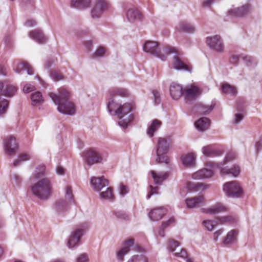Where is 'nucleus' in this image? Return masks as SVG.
I'll return each instance as SVG.
<instances>
[{
  "mask_svg": "<svg viewBox=\"0 0 262 262\" xmlns=\"http://www.w3.org/2000/svg\"><path fill=\"white\" fill-rule=\"evenodd\" d=\"M58 91L59 95L53 93L49 94L54 102L58 105V111L64 114L70 115L74 114L75 106L72 102L69 101L70 93L63 88H60Z\"/></svg>",
  "mask_w": 262,
  "mask_h": 262,
  "instance_id": "obj_1",
  "label": "nucleus"
},
{
  "mask_svg": "<svg viewBox=\"0 0 262 262\" xmlns=\"http://www.w3.org/2000/svg\"><path fill=\"white\" fill-rule=\"evenodd\" d=\"M166 56L168 55L174 54L172 66L174 69L178 71H188L191 72V67L189 64L188 60L183 57V53L176 48L167 46L163 50Z\"/></svg>",
  "mask_w": 262,
  "mask_h": 262,
  "instance_id": "obj_2",
  "label": "nucleus"
},
{
  "mask_svg": "<svg viewBox=\"0 0 262 262\" xmlns=\"http://www.w3.org/2000/svg\"><path fill=\"white\" fill-rule=\"evenodd\" d=\"M132 110V105L129 103L120 104L116 109L117 124L123 130L127 129L134 119Z\"/></svg>",
  "mask_w": 262,
  "mask_h": 262,
  "instance_id": "obj_3",
  "label": "nucleus"
},
{
  "mask_svg": "<svg viewBox=\"0 0 262 262\" xmlns=\"http://www.w3.org/2000/svg\"><path fill=\"white\" fill-rule=\"evenodd\" d=\"M32 193L39 199H47L52 193V185L50 180L43 178L31 186Z\"/></svg>",
  "mask_w": 262,
  "mask_h": 262,
  "instance_id": "obj_4",
  "label": "nucleus"
},
{
  "mask_svg": "<svg viewBox=\"0 0 262 262\" xmlns=\"http://www.w3.org/2000/svg\"><path fill=\"white\" fill-rule=\"evenodd\" d=\"M169 143L166 139L163 138H159L156 147V154L157 158L156 161L157 163H164L168 164L169 159L166 155L168 151Z\"/></svg>",
  "mask_w": 262,
  "mask_h": 262,
  "instance_id": "obj_5",
  "label": "nucleus"
},
{
  "mask_svg": "<svg viewBox=\"0 0 262 262\" xmlns=\"http://www.w3.org/2000/svg\"><path fill=\"white\" fill-rule=\"evenodd\" d=\"M206 165L208 167H212L213 169H218L221 174L231 175L234 177H236L240 173V168L238 165H233L230 168L227 166H224V164L217 163L213 161H210L207 163Z\"/></svg>",
  "mask_w": 262,
  "mask_h": 262,
  "instance_id": "obj_6",
  "label": "nucleus"
},
{
  "mask_svg": "<svg viewBox=\"0 0 262 262\" xmlns=\"http://www.w3.org/2000/svg\"><path fill=\"white\" fill-rule=\"evenodd\" d=\"M145 52L160 59L162 61L166 60V53L161 52L158 43L154 41H146L143 45Z\"/></svg>",
  "mask_w": 262,
  "mask_h": 262,
  "instance_id": "obj_7",
  "label": "nucleus"
},
{
  "mask_svg": "<svg viewBox=\"0 0 262 262\" xmlns=\"http://www.w3.org/2000/svg\"><path fill=\"white\" fill-rule=\"evenodd\" d=\"M206 42L209 48L213 51L221 53L224 50V44L222 38L219 35L207 37Z\"/></svg>",
  "mask_w": 262,
  "mask_h": 262,
  "instance_id": "obj_8",
  "label": "nucleus"
},
{
  "mask_svg": "<svg viewBox=\"0 0 262 262\" xmlns=\"http://www.w3.org/2000/svg\"><path fill=\"white\" fill-rule=\"evenodd\" d=\"M223 190L227 196L230 198H238L242 193L241 186L236 181L226 183Z\"/></svg>",
  "mask_w": 262,
  "mask_h": 262,
  "instance_id": "obj_9",
  "label": "nucleus"
},
{
  "mask_svg": "<svg viewBox=\"0 0 262 262\" xmlns=\"http://www.w3.org/2000/svg\"><path fill=\"white\" fill-rule=\"evenodd\" d=\"M4 146L5 152L10 156L15 154L18 148V144L15 137L9 136L4 140Z\"/></svg>",
  "mask_w": 262,
  "mask_h": 262,
  "instance_id": "obj_10",
  "label": "nucleus"
},
{
  "mask_svg": "<svg viewBox=\"0 0 262 262\" xmlns=\"http://www.w3.org/2000/svg\"><path fill=\"white\" fill-rule=\"evenodd\" d=\"M110 7L109 4L105 0H97L95 5L92 10L93 17H99L102 13Z\"/></svg>",
  "mask_w": 262,
  "mask_h": 262,
  "instance_id": "obj_11",
  "label": "nucleus"
},
{
  "mask_svg": "<svg viewBox=\"0 0 262 262\" xmlns=\"http://www.w3.org/2000/svg\"><path fill=\"white\" fill-rule=\"evenodd\" d=\"M85 162L89 165L98 163L101 160V157L98 152L93 149H90L83 153Z\"/></svg>",
  "mask_w": 262,
  "mask_h": 262,
  "instance_id": "obj_12",
  "label": "nucleus"
},
{
  "mask_svg": "<svg viewBox=\"0 0 262 262\" xmlns=\"http://www.w3.org/2000/svg\"><path fill=\"white\" fill-rule=\"evenodd\" d=\"M207 163V162L205 163V165L207 167L206 165ZM208 167L210 169L204 168L193 173L192 175V178L194 180H202L211 178L213 175L214 172L217 169H213L212 167L208 166Z\"/></svg>",
  "mask_w": 262,
  "mask_h": 262,
  "instance_id": "obj_13",
  "label": "nucleus"
},
{
  "mask_svg": "<svg viewBox=\"0 0 262 262\" xmlns=\"http://www.w3.org/2000/svg\"><path fill=\"white\" fill-rule=\"evenodd\" d=\"M228 210V207L222 203H216L208 208L202 209L203 212L210 215H215Z\"/></svg>",
  "mask_w": 262,
  "mask_h": 262,
  "instance_id": "obj_14",
  "label": "nucleus"
},
{
  "mask_svg": "<svg viewBox=\"0 0 262 262\" xmlns=\"http://www.w3.org/2000/svg\"><path fill=\"white\" fill-rule=\"evenodd\" d=\"M125 15L127 20L131 23L140 21L142 19L140 11L134 7L129 8L127 10Z\"/></svg>",
  "mask_w": 262,
  "mask_h": 262,
  "instance_id": "obj_15",
  "label": "nucleus"
},
{
  "mask_svg": "<svg viewBox=\"0 0 262 262\" xmlns=\"http://www.w3.org/2000/svg\"><path fill=\"white\" fill-rule=\"evenodd\" d=\"M134 244V240L133 238L125 241L123 246L117 253L116 256L118 261L122 262L124 260V256L129 252L130 247L133 246Z\"/></svg>",
  "mask_w": 262,
  "mask_h": 262,
  "instance_id": "obj_16",
  "label": "nucleus"
},
{
  "mask_svg": "<svg viewBox=\"0 0 262 262\" xmlns=\"http://www.w3.org/2000/svg\"><path fill=\"white\" fill-rule=\"evenodd\" d=\"M169 91L170 95L173 100L179 99L184 93L182 85L174 82L170 84Z\"/></svg>",
  "mask_w": 262,
  "mask_h": 262,
  "instance_id": "obj_17",
  "label": "nucleus"
},
{
  "mask_svg": "<svg viewBox=\"0 0 262 262\" xmlns=\"http://www.w3.org/2000/svg\"><path fill=\"white\" fill-rule=\"evenodd\" d=\"M91 184L95 190L100 191L103 187L108 185V181L103 176L93 177L91 179Z\"/></svg>",
  "mask_w": 262,
  "mask_h": 262,
  "instance_id": "obj_18",
  "label": "nucleus"
},
{
  "mask_svg": "<svg viewBox=\"0 0 262 262\" xmlns=\"http://www.w3.org/2000/svg\"><path fill=\"white\" fill-rule=\"evenodd\" d=\"M17 88L8 82L5 83L0 82V92L3 91V94L6 96L11 97L16 92Z\"/></svg>",
  "mask_w": 262,
  "mask_h": 262,
  "instance_id": "obj_19",
  "label": "nucleus"
},
{
  "mask_svg": "<svg viewBox=\"0 0 262 262\" xmlns=\"http://www.w3.org/2000/svg\"><path fill=\"white\" fill-rule=\"evenodd\" d=\"M196 155L194 153L183 154L181 157L182 165L185 167H192L195 164Z\"/></svg>",
  "mask_w": 262,
  "mask_h": 262,
  "instance_id": "obj_20",
  "label": "nucleus"
},
{
  "mask_svg": "<svg viewBox=\"0 0 262 262\" xmlns=\"http://www.w3.org/2000/svg\"><path fill=\"white\" fill-rule=\"evenodd\" d=\"M238 234V231L237 230H231L229 231L226 235L222 238L223 245L227 246L236 243Z\"/></svg>",
  "mask_w": 262,
  "mask_h": 262,
  "instance_id": "obj_21",
  "label": "nucleus"
},
{
  "mask_svg": "<svg viewBox=\"0 0 262 262\" xmlns=\"http://www.w3.org/2000/svg\"><path fill=\"white\" fill-rule=\"evenodd\" d=\"M167 209L164 207L154 209L148 213L149 219L152 221H158L161 220L167 213Z\"/></svg>",
  "mask_w": 262,
  "mask_h": 262,
  "instance_id": "obj_22",
  "label": "nucleus"
},
{
  "mask_svg": "<svg viewBox=\"0 0 262 262\" xmlns=\"http://www.w3.org/2000/svg\"><path fill=\"white\" fill-rule=\"evenodd\" d=\"M217 219L218 225L227 224L235 226L238 224V218L236 216L227 215L219 217Z\"/></svg>",
  "mask_w": 262,
  "mask_h": 262,
  "instance_id": "obj_23",
  "label": "nucleus"
},
{
  "mask_svg": "<svg viewBox=\"0 0 262 262\" xmlns=\"http://www.w3.org/2000/svg\"><path fill=\"white\" fill-rule=\"evenodd\" d=\"M202 151L205 156L210 157L219 156L222 154V151L214 145L204 146Z\"/></svg>",
  "mask_w": 262,
  "mask_h": 262,
  "instance_id": "obj_24",
  "label": "nucleus"
},
{
  "mask_svg": "<svg viewBox=\"0 0 262 262\" xmlns=\"http://www.w3.org/2000/svg\"><path fill=\"white\" fill-rule=\"evenodd\" d=\"M213 106L212 105L207 106L201 103H198L193 107L192 112L194 114L206 115L210 113L213 110Z\"/></svg>",
  "mask_w": 262,
  "mask_h": 262,
  "instance_id": "obj_25",
  "label": "nucleus"
},
{
  "mask_svg": "<svg viewBox=\"0 0 262 262\" xmlns=\"http://www.w3.org/2000/svg\"><path fill=\"white\" fill-rule=\"evenodd\" d=\"M204 198L203 195L188 198L186 199L185 203L188 208H193L198 207L204 202Z\"/></svg>",
  "mask_w": 262,
  "mask_h": 262,
  "instance_id": "obj_26",
  "label": "nucleus"
},
{
  "mask_svg": "<svg viewBox=\"0 0 262 262\" xmlns=\"http://www.w3.org/2000/svg\"><path fill=\"white\" fill-rule=\"evenodd\" d=\"M83 233V230L82 229H77L73 232L68 242V245L69 248H72L76 245L82 235Z\"/></svg>",
  "mask_w": 262,
  "mask_h": 262,
  "instance_id": "obj_27",
  "label": "nucleus"
},
{
  "mask_svg": "<svg viewBox=\"0 0 262 262\" xmlns=\"http://www.w3.org/2000/svg\"><path fill=\"white\" fill-rule=\"evenodd\" d=\"M185 96L187 99L191 100L195 99L201 94L200 90L194 85H190L185 90Z\"/></svg>",
  "mask_w": 262,
  "mask_h": 262,
  "instance_id": "obj_28",
  "label": "nucleus"
},
{
  "mask_svg": "<svg viewBox=\"0 0 262 262\" xmlns=\"http://www.w3.org/2000/svg\"><path fill=\"white\" fill-rule=\"evenodd\" d=\"M161 125L162 123L160 120L157 119H154L147 129V135L150 138L152 137L154 134L161 127Z\"/></svg>",
  "mask_w": 262,
  "mask_h": 262,
  "instance_id": "obj_29",
  "label": "nucleus"
},
{
  "mask_svg": "<svg viewBox=\"0 0 262 262\" xmlns=\"http://www.w3.org/2000/svg\"><path fill=\"white\" fill-rule=\"evenodd\" d=\"M150 172L155 183L157 185H161L168 177L167 173L165 172H156L154 170H151Z\"/></svg>",
  "mask_w": 262,
  "mask_h": 262,
  "instance_id": "obj_30",
  "label": "nucleus"
},
{
  "mask_svg": "<svg viewBox=\"0 0 262 262\" xmlns=\"http://www.w3.org/2000/svg\"><path fill=\"white\" fill-rule=\"evenodd\" d=\"M194 125L198 130L204 132L209 128L210 120L206 117H202L195 122Z\"/></svg>",
  "mask_w": 262,
  "mask_h": 262,
  "instance_id": "obj_31",
  "label": "nucleus"
},
{
  "mask_svg": "<svg viewBox=\"0 0 262 262\" xmlns=\"http://www.w3.org/2000/svg\"><path fill=\"white\" fill-rule=\"evenodd\" d=\"M177 29L178 31L189 33H192L195 31V27L186 21L180 22L177 26Z\"/></svg>",
  "mask_w": 262,
  "mask_h": 262,
  "instance_id": "obj_32",
  "label": "nucleus"
},
{
  "mask_svg": "<svg viewBox=\"0 0 262 262\" xmlns=\"http://www.w3.org/2000/svg\"><path fill=\"white\" fill-rule=\"evenodd\" d=\"M249 6H243L241 7L233 9L228 11V15L235 17H241L247 14L248 12Z\"/></svg>",
  "mask_w": 262,
  "mask_h": 262,
  "instance_id": "obj_33",
  "label": "nucleus"
},
{
  "mask_svg": "<svg viewBox=\"0 0 262 262\" xmlns=\"http://www.w3.org/2000/svg\"><path fill=\"white\" fill-rule=\"evenodd\" d=\"M30 37L39 43H44L46 41V38L42 32L39 29H35L29 33Z\"/></svg>",
  "mask_w": 262,
  "mask_h": 262,
  "instance_id": "obj_34",
  "label": "nucleus"
},
{
  "mask_svg": "<svg viewBox=\"0 0 262 262\" xmlns=\"http://www.w3.org/2000/svg\"><path fill=\"white\" fill-rule=\"evenodd\" d=\"M26 70L29 75H32L33 74V69L32 67L26 62L22 61L18 62L15 68L16 72L19 73L22 71Z\"/></svg>",
  "mask_w": 262,
  "mask_h": 262,
  "instance_id": "obj_35",
  "label": "nucleus"
},
{
  "mask_svg": "<svg viewBox=\"0 0 262 262\" xmlns=\"http://www.w3.org/2000/svg\"><path fill=\"white\" fill-rule=\"evenodd\" d=\"M187 187L191 191L195 192H202L209 187V185H205L202 183H189Z\"/></svg>",
  "mask_w": 262,
  "mask_h": 262,
  "instance_id": "obj_36",
  "label": "nucleus"
},
{
  "mask_svg": "<svg viewBox=\"0 0 262 262\" xmlns=\"http://www.w3.org/2000/svg\"><path fill=\"white\" fill-rule=\"evenodd\" d=\"M115 92L113 90L109 91L107 97H108V102L107 103V107L108 112L112 115H114L115 114V102H114V98Z\"/></svg>",
  "mask_w": 262,
  "mask_h": 262,
  "instance_id": "obj_37",
  "label": "nucleus"
},
{
  "mask_svg": "<svg viewBox=\"0 0 262 262\" xmlns=\"http://www.w3.org/2000/svg\"><path fill=\"white\" fill-rule=\"evenodd\" d=\"M90 4V0H72L71 5L74 8L83 9L89 7Z\"/></svg>",
  "mask_w": 262,
  "mask_h": 262,
  "instance_id": "obj_38",
  "label": "nucleus"
},
{
  "mask_svg": "<svg viewBox=\"0 0 262 262\" xmlns=\"http://www.w3.org/2000/svg\"><path fill=\"white\" fill-rule=\"evenodd\" d=\"M31 99L32 101V104L34 106L39 105L44 101L42 94L40 92H36L32 93L31 95Z\"/></svg>",
  "mask_w": 262,
  "mask_h": 262,
  "instance_id": "obj_39",
  "label": "nucleus"
},
{
  "mask_svg": "<svg viewBox=\"0 0 262 262\" xmlns=\"http://www.w3.org/2000/svg\"><path fill=\"white\" fill-rule=\"evenodd\" d=\"M221 88L222 93L224 94L234 96L237 93L236 88L228 83H223Z\"/></svg>",
  "mask_w": 262,
  "mask_h": 262,
  "instance_id": "obj_40",
  "label": "nucleus"
},
{
  "mask_svg": "<svg viewBox=\"0 0 262 262\" xmlns=\"http://www.w3.org/2000/svg\"><path fill=\"white\" fill-rule=\"evenodd\" d=\"M202 225L208 231H212L218 225L217 219L214 220H204L202 222Z\"/></svg>",
  "mask_w": 262,
  "mask_h": 262,
  "instance_id": "obj_41",
  "label": "nucleus"
},
{
  "mask_svg": "<svg viewBox=\"0 0 262 262\" xmlns=\"http://www.w3.org/2000/svg\"><path fill=\"white\" fill-rule=\"evenodd\" d=\"M174 223V219L173 217H171L166 222H163L161 227L159 229L158 235L160 236L163 237L165 235L164 229L168 227V226H170L171 225L173 224Z\"/></svg>",
  "mask_w": 262,
  "mask_h": 262,
  "instance_id": "obj_42",
  "label": "nucleus"
},
{
  "mask_svg": "<svg viewBox=\"0 0 262 262\" xmlns=\"http://www.w3.org/2000/svg\"><path fill=\"white\" fill-rule=\"evenodd\" d=\"M243 60L244 61L246 66L254 67L256 65V61L254 57L249 55H243Z\"/></svg>",
  "mask_w": 262,
  "mask_h": 262,
  "instance_id": "obj_43",
  "label": "nucleus"
},
{
  "mask_svg": "<svg viewBox=\"0 0 262 262\" xmlns=\"http://www.w3.org/2000/svg\"><path fill=\"white\" fill-rule=\"evenodd\" d=\"M46 168L44 165H40L37 167L34 173L33 174V177L35 179L41 178L45 174Z\"/></svg>",
  "mask_w": 262,
  "mask_h": 262,
  "instance_id": "obj_44",
  "label": "nucleus"
},
{
  "mask_svg": "<svg viewBox=\"0 0 262 262\" xmlns=\"http://www.w3.org/2000/svg\"><path fill=\"white\" fill-rule=\"evenodd\" d=\"M117 190L119 195L121 197H124L129 192V189L128 186L123 184L122 183H120L118 185Z\"/></svg>",
  "mask_w": 262,
  "mask_h": 262,
  "instance_id": "obj_45",
  "label": "nucleus"
},
{
  "mask_svg": "<svg viewBox=\"0 0 262 262\" xmlns=\"http://www.w3.org/2000/svg\"><path fill=\"white\" fill-rule=\"evenodd\" d=\"M174 255L186 260V262H193V259L187 255V252L184 249H182L180 252H176Z\"/></svg>",
  "mask_w": 262,
  "mask_h": 262,
  "instance_id": "obj_46",
  "label": "nucleus"
},
{
  "mask_svg": "<svg viewBox=\"0 0 262 262\" xmlns=\"http://www.w3.org/2000/svg\"><path fill=\"white\" fill-rule=\"evenodd\" d=\"M100 195L101 198L107 200L111 199L113 197V188L108 187L106 191L102 192Z\"/></svg>",
  "mask_w": 262,
  "mask_h": 262,
  "instance_id": "obj_47",
  "label": "nucleus"
},
{
  "mask_svg": "<svg viewBox=\"0 0 262 262\" xmlns=\"http://www.w3.org/2000/svg\"><path fill=\"white\" fill-rule=\"evenodd\" d=\"M30 159V156L27 154H21L19 156L18 159L15 160L13 163V166L16 167L18 166L21 162L29 160Z\"/></svg>",
  "mask_w": 262,
  "mask_h": 262,
  "instance_id": "obj_48",
  "label": "nucleus"
},
{
  "mask_svg": "<svg viewBox=\"0 0 262 262\" xmlns=\"http://www.w3.org/2000/svg\"><path fill=\"white\" fill-rule=\"evenodd\" d=\"M127 262H147V259L144 255H137L132 256Z\"/></svg>",
  "mask_w": 262,
  "mask_h": 262,
  "instance_id": "obj_49",
  "label": "nucleus"
},
{
  "mask_svg": "<svg viewBox=\"0 0 262 262\" xmlns=\"http://www.w3.org/2000/svg\"><path fill=\"white\" fill-rule=\"evenodd\" d=\"M243 54H242L239 55H232L229 59L230 63L234 66H237L238 64L239 59H243Z\"/></svg>",
  "mask_w": 262,
  "mask_h": 262,
  "instance_id": "obj_50",
  "label": "nucleus"
},
{
  "mask_svg": "<svg viewBox=\"0 0 262 262\" xmlns=\"http://www.w3.org/2000/svg\"><path fill=\"white\" fill-rule=\"evenodd\" d=\"M180 246L178 242L174 239H169L168 244L167 245V248L171 252L175 251L176 248Z\"/></svg>",
  "mask_w": 262,
  "mask_h": 262,
  "instance_id": "obj_51",
  "label": "nucleus"
},
{
  "mask_svg": "<svg viewBox=\"0 0 262 262\" xmlns=\"http://www.w3.org/2000/svg\"><path fill=\"white\" fill-rule=\"evenodd\" d=\"M8 106L7 100L0 97V114L5 113Z\"/></svg>",
  "mask_w": 262,
  "mask_h": 262,
  "instance_id": "obj_52",
  "label": "nucleus"
},
{
  "mask_svg": "<svg viewBox=\"0 0 262 262\" xmlns=\"http://www.w3.org/2000/svg\"><path fill=\"white\" fill-rule=\"evenodd\" d=\"M117 95L122 97H127L128 95V92L124 88H116V96Z\"/></svg>",
  "mask_w": 262,
  "mask_h": 262,
  "instance_id": "obj_53",
  "label": "nucleus"
},
{
  "mask_svg": "<svg viewBox=\"0 0 262 262\" xmlns=\"http://www.w3.org/2000/svg\"><path fill=\"white\" fill-rule=\"evenodd\" d=\"M106 51V49L103 47H99L98 48L96 52L93 55V57H102L103 56Z\"/></svg>",
  "mask_w": 262,
  "mask_h": 262,
  "instance_id": "obj_54",
  "label": "nucleus"
},
{
  "mask_svg": "<svg viewBox=\"0 0 262 262\" xmlns=\"http://www.w3.org/2000/svg\"><path fill=\"white\" fill-rule=\"evenodd\" d=\"M236 157V156L235 152H230L225 158L224 162L221 163L224 164V166H225L227 163L235 159Z\"/></svg>",
  "mask_w": 262,
  "mask_h": 262,
  "instance_id": "obj_55",
  "label": "nucleus"
},
{
  "mask_svg": "<svg viewBox=\"0 0 262 262\" xmlns=\"http://www.w3.org/2000/svg\"><path fill=\"white\" fill-rule=\"evenodd\" d=\"M51 76L55 81H58L63 79V76L60 73L53 71L51 73Z\"/></svg>",
  "mask_w": 262,
  "mask_h": 262,
  "instance_id": "obj_56",
  "label": "nucleus"
},
{
  "mask_svg": "<svg viewBox=\"0 0 262 262\" xmlns=\"http://www.w3.org/2000/svg\"><path fill=\"white\" fill-rule=\"evenodd\" d=\"M152 95L154 97V102L155 105H158L160 102V95L159 92L157 90L152 91Z\"/></svg>",
  "mask_w": 262,
  "mask_h": 262,
  "instance_id": "obj_57",
  "label": "nucleus"
},
{
  "mask_svg": "<svg viewBox=\"0 0 262 262\" xmlns=\"http://www.w3.org/2000/svg\"><path fill=\"white\" fill-rule=\"evenodd\" d=\"M149 189H150V190L148 191V194L146 196L147 199H149L151 197V196L153 194H156L158 193V191L159 190V188L158 187H153L152 186L150 185Z\"/></svg>",
  "mask_w": 262,
  "mask_h": 262,
  "instance_id": "obj_58",
  "label": "nucleus"
},
{
  "mask_svg": "<svg viewBox=\"0 0 262 262\" xmlns=\"http://www.w3.org/2000/svg\"><path fill=\"white\" fill-rule=\"evenodd\" d=\"M243 118L244 116L242 114L237 113L235 114L232 122L234 124H237L243 119Z\"/></svg>",
  "mask_w": 262,
  "mask_h": 262,
  "instance_id": "obj_59",
  "label": "nucleus"
},
{
  "mask_svg": "<svg viewBox=\"0 0 262 262\" xmlns=\"http://www.w3.org/2000/svg\"><path fill=\"white\" fill-rule=\"evenodd\" d=\"M224 231V228H221L219 230L216 231L213 235V240L215 242H217L219 238L221 236Z\"/></svg>",
  "mask_w": 262,
  "mask_h": 262,
  "instance_id": "obj_60",
  "label": "nucleus"
},
{
  "mask_svg": "<svg viewBox=\"0 0 262 262\" xmlns=\"http://www.w3.org/2000/svg\"><path fill=\"white\" fill-rule=\"evenodd\" d=\"M35 89V86L30 84H26L24 85L23 91L26 93H28L34 91Z\"/></svg>",
  "mask_w": 262,
  "mask_h": 262,
  "instance_id": "obj_61",
  "label": "nucleus"
},
{
  "mask_svg": "<svg viewBox=\"0 0 262 262\" xmlns=\"http://www.w3.org/2000/svg\"><path fill=\"white\" fill-rule=\"evenodd\" d=\"M88 261V257L86 254H82L77 258V262H87Z\"/></svg>",
  "mask_w": 262,
  "mask_h": 262,
  "instance_id": "obj_62",
  "label": "nucleus"
},
{
  "mask_svg": "<svg viewBox=\"0 0 262 262\" xmlns=\"http://www.w3.org/2000/svg\"><path fill=\"white\" fill-rule=\"evenodd\" d=\"M66 197L68 200H71L72 199V190L71 186H67L66 188Z\"/></svg>",
  "mask_w": 262,
  "mask_h": 262,
  "instance_id": "obj_63",
  "label": "nucleus"
},
{
  "mask_svg": "<svg viewBox=\"0 0 262 262\" xmlns=\"http://www.w3.org/2000/svg\"><path fill=\"white\" fill-rule=\"evenodd\" d=\"M255 147L257 152L262 150V139H259L256 142Z\"/></svg>",
  "mask_w": 262,
  "mask_h": 262,
  "instance_id": "obj_64",
  "label": "nucleus"
}]
</instances>
